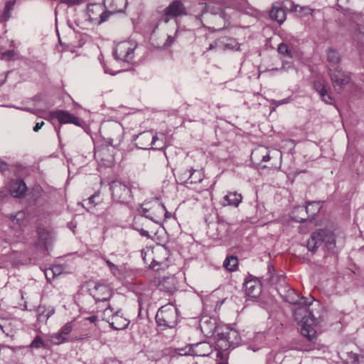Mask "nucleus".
I'll return each instance as SVG.
<instances>
[{
    "label": "nucleus",
    "instance_id": "obj_1",
    "mask_svg": "<svg viewBox=\"0 0 364 364\" xmlns=\"http://www.w3.org/2000/svg\"><path fill=\"white\" fill-rule=\"evenodd\" d=\"M301 304L294 310V319L301 323V334L306 337L309 341H314L316 338V331L315 327L319 323L318 318L313 311V301L310 299L301 297Z\"/></svg>",
    "mask_w": 364,
    "mask_h": 364
},
{
    "label": "nucleus",
    "instance_id": "obj_2",
    "mask_svg": "<svg viewBox=\"0 0 364 364\" xmlns=\"http://www.w3.org/2000/svg\"><path fill=\"white\" fill-rule=\"evenodd\" d=\"M322 244L330 251L336 247V237L334 233L329 229H318L311 233L307 241V248L309 251L315 252Z\"/></svg>",
    "mask_w": 364,
    "mask_h": 364
},
{
    "label": "nucleus",
    "instance_id": "obj_3",
    "mask_svg": "<svg viewBox=\"0 0 364 364\" xmlns=\"http://www.w3.org/2000/svg\"><path fill=\"white\" fill-rule=\"evenodd\" d=\"M155 318L161 330L174 328L178 323V309L171 304L164 305L158 310Z\"/></svg>",
    "mask_w": 364,
    "mask_h": 364
},
{
    "label": "nucleus",
    "instance_id": "obj_4",
    "mask_svg": "<svg viewBox=\"0 0 364 364\" xmlns=\"http://www.w3.org/2000/svg\"><path fill=\"white\" fill-rule=\"evenodd\" d=\"M217 346L221 350L235 348L241 341L240 333L236 330L228 326L222 328L217 333Z\"/></svg>",
    "mask_w": 364,
    "mask_h": 364
},
{
    "label": "nucleus",
    "instance_id": "obj_5",
    "mask_svg": "<svg viewBox=\"0 0 364 364\" xmlns=\"http://www.w3.org/2000/svg\"><path fill=\"white\" fill-rule=\"evenodd\" d=\"M103 139L110 146H117L122 140L123 128L116 122H107L101 128Z\"/></svg>",
    "mask_w": 364,
    "mask_h": 364
},
{
    "label": "nucleus",
    "instance_id": "obj_6",
    "mask_svg": "<svg viewBox=\"0 0 364 364\" xmlns=\"http://www.w3.org/2000/svg\"><path fill=\"white\" fill-rule=\"evenodd\" d=\"M112 198L119 203H127L132 198V191L129 183L120 181H113L109 184Z\"/></svg>",
    "mask_w": 364,
    "mask_h": 364
},
{
    "label": "nucleus",
    "instance_id": "obj_7",
    "mask_svg": "<svg viewBox=\"0 0 364 364\" xmlns=\"http://www.w3.org/2000/svg\"><path fill=\"white\" fill-rule=\"evenodd\" d=\"M104 11L101 13L100 23L106 22L109 18L116 14L124 12L127 6V0H104Z\"/></svg>",
    "mask_w": 364,
    "mask_h": 364
},
{
    "label": "nucleus",
    "instance_id": "obj_8",
    "mask_svg": "<svg viewBox=\"0 0 364 364\" xmlns=\"http://www.w3.org/2000/svg\"><path fill=\"white\" fill-rule=\"evenodd\" d=\"M135 141L136 146L141 149L162 150L164 147L163 143L156 144L159 138L150 131L140 133L136 136Z\"/></svg>",
    "mask_w": 364,
    "mask_h": 364
},
{
    "label": "nucleus",
    "instance_id": "obj_9",
    "mask_svg": "<svg viewBox=\"0 0 364 364\" xmlns=\"http://www.w3.org/2000/svg\"><path fill=\"white\" fill-rule=\"evenodd\" d=\"M135 46L129 42L119 43L114 51L115 58L124 62H130L134 56Z\"/></svg>",
    "mask_w": 364,
    "mask_h": 364
},
{
    "label": "nucleus",
    "instance_id": "obj_10",
    "mask_svg": "<svg viewBox=\"0 0 364 364\" xmlns=\"http://www.w3.org/2000/svg\"><path fill=\"white\" fill-rule=\"evenodd\" d=\"M328 74L333 87L337 89H341L343 86L348 85L350 80V76L348 73L343 71L338 68H328Z\"/></svg>",
    "mask_w": 364,
    "mask_h": 364
},
{
    "label": "nucleus",
    "instance_id": "obj_11",
    "mask_svg": "<svg viewBox=\"0 0 364 364\" xmlns=\"http://www.w3.org/2000/svg\"><path fill=\"white\" fill-rule=\"evenodd\" d=\"M48 117L51 119H58L61 124L70 123L77 127L82 126V120L68 111L60 109L53 110L49 112Z\"/></svg>",
    "mask_w": 364,
    "mask_h": 364
},
{
    "label": "nucleus",
    "instance_id": "obj_12",
    "mask_svg": "<svg viewBox=\"0 0 364 364\" xmlns=\"http://www.w3.org/2000/svg\"><path fill=\"white\" fill-rule=\"evenodd\" d=\"M37 240L34 243L36 248L43 250H48V247L53 242L52 233L44 228L39 227L36 230Z\"/></svg>",
    "mask_w": 364,
    "mask_h": 364
},
{
    "label": "nucleus",
    "instance_id": "obj_13",
    "mask_svg": "<svg viewBox=\"0 0 364 364\" xmlns=\"http://www.w3.org/2000/svg\"><path fill=\"white\" fill-rule=\"evenodd\" d=\"M163 15L170 16L171 18L183 16L188 14L185 5L181 0H174L162 11Z\"/></svg>",
    "mask_w": 364,
    "mask_h": 364
},
{
    "label": "nucleus",
    "instance_id": "obj_14",
    "mask_svg": "<svg viewBox=\"0 0 364 364\" xmlns=\"http://www.w3.org/2000/svg\"><path fill=\"white\" fill-rule=\"evenodd\" d=\"M169 252L164 246H159L154 252V257H153L152 262L150 264L151 268L159 270L163 268L166 264V261L168 258Z\"/></svg>",
    "mask_w": 364,
    "mask_h": 364
},
{
    "label": "nucleus",
    "instance_id": "obj_15",
    "mask_svg": "<svg viewBox=\"0 0 364 364\" xmlns=\"http://www.w3.org/2000/svg\"><path fill=\"white\" fill-rule=\"evenodd\" d=\"M90 295L96 302L106 301L112 296L110 288L105 284H97L92 289H90Z\"/></svg>",
    "mask_w": 364,
    "mask_h": 364
},
{
    "label": "nucleus",
    "instance_id": "obj_16",
    "mask_svg": "<svg viewBox=\"0 0 364 364\" xmlns=\"http://www.w3.org/2000/svg\"><path fill=\"white\" fill-rule=\"evenodd\" d=\"M73 325L72 322H68L60 331L50 336V342L54 345H60L68 341L67 336L72 331Z\"/></svg>",
    "mask_w": 364,
    "mask_h": 364
},
{
    "label": "nucleus",
    "instance_id": "obj_17",
    "mask_svg": "<svg viewBox=\"0 0 364 364\" xmlns=\"http://www.w3.org/2000/svg\"><path fill=\"white\" fill-rule=\"evenodd\" d=\"M104 11L103 4H90L87 7V14L89 17V20L92 23H95L97 25H100L102 23H100L101 19V13Z\"/></svg>",
    "mask_w": 364,
    "mask_h": 364
},
{
    "label": "nucleus",
    "instance_id": "obj_18",
    "mask_svg": "<svg viewBox=\"0 0 364 364\" xmlns=\"http://www.w3.org/2000/svg\"><path fill=\"white\" fill-rule=\"evenodd\" d=\"M243 287L245 294L250 297H257L261 291V285L259 282L256 279H248L245 280L243 284Z\"/></svg>",
    "mask_w": 364,
    "mask_h": 364
},
{
    "label": "nucleus",
    "instance_id": "obj_19",
    "mask_svg": "<svg viewBox=\"0 0 364 364\" xmlns=\"http://www.w3.org/2000/svg\"><path fill=\"white\" fill-rule=\"evenodd\" d=\"M27 190L26 183L21 179L12 181L10 184L11 195L15 198L22 197Z\"/></svg>",
    "mask_w": 364,
    "mask_h": 364
},
{
    "label": "nucleus",
    "instance_id": "obj_20",
    "mask_svg": "<svg viewBox=\"0 0 364 364\" xmlns=\"http://www.w3.org/2000/svg\"><path fill=\"white\" fill-rule=\"evenodd\" d=\"M187 179L184 181L186 184H197L204 178V173L202 170L191 168L184 173Z\"/></svg>",
    "mask_w": 364,
    "mask_h": 364
},
{
    "label": "nucleus",
    "instance_id": "obj_21",
    "mask_svg": "<svg viewBox=\"0 0 364 364\" xmlns=\"http://www.w3.org/2000/svg\"><path fill=\"white\" fill-rule=\"evenodd\" d=\"M287 13L278 3L272 5V10L269 12L270 18L277 21L279 24H282L286 19Z\"/></svg>",
    "mask_w": 364,
    "mask_h": 364
},
{
    "label": "nucleus",
    "instance_id": "obj_22",
    "mask_svg": "<svg viewBox=\"0 0 364 364\" xmlns=\"http://www.w3.org/2000/svg\"><path fill=\"white\" fill-rule=\"evenodd\" d=\"M321 207L320 201H311L308 202L305 207H299V210L307 212V215H309L310 219L312 220L319 213Z\"/></svg>",
    "mask_w": 364,
    "mask_h": 364
},
{
    "label": "nucleus",
    "instance_id": "obj_23",
    "mask_svg": "<svg viewBox=\"0 0 364 364\" xmlns=\"http://www.w3.org/2000/svg\"><path fill=\"white\" fill-rule=\"evenodd\" d=\"M55 313V308L40 305L36 310L37 321L39 323L46 322L47 320Z\"/></svg>",
    "mask_w": 364,
    "mask_h": 364
},
{
    "label": "nucleus",
    "instance_id": "obj_24",
    "mask_svg": "<svg viewBox=\"0 0 364 364\" xmlns=\"http://www.w3.org/2000/svg\"><path fill=\"white\" fill-rule=\"evenodd\" d=\"M9 218L11 220L12 227L17 229H22L26 225V213L23 211H18L16 214H10Z\"/></svg>",
    "mask_w": 364,
    "mask_h": 364
},
{
    "label": "nucleus",
    "instance_id": "obj_25",
    "mask_svg": "<svg viewBox=\"0 0 364 364\" xmlns=\"http://www.w3.org/2000/svg\"><path fill=\"white\" fill-rule=\"evenodd\" d=\"M223 199L224 205L237 207L242 202V196L240 193L237 192H230L224 196Z\"/></svg>",
    "mask_w": 364,
    "mask_h": 364
},
{
    "label": "nucleus",
    "instance_id": "obj_26",
    "mask_svg": "<svg viewBox=\"0 0 364 364\" xmlns=\"http://www.w3.org/2000/svg\"><path fill=\"white\" fill-rule=\"evenodd\" d=\"M327 61L333 66L338 65L341 60L340 53L335 48L330 47L326 50Z\"/></svg>",
    "mask_w": 364,
    "mask_h": 364
},
{
    "label": "nucleus",
    "instance_id": "obj_27",
    "mask_svg": "<svg viewBox=\"0 0 364 364\" xmlns=\"http://www.w3.org/2000/svg\"><path fill=\"white\" fill-rule=\"evenodd\" d=\"M109 324L113 329L122 330L128 326V322L126 319L119 316L116 313L112 316V321Z\"/></svg>",
    "mask_w": 364,
    "mask_h": 364
},
{
    "label": "nucleus",
    "instance_id": "obj_28",
    "mask_svg": "<svg viewBox=\"0 0 364 364\" xmlns=\"http://www.w3.org/2000/svg\"><path fill=\"white\" fill-rule=\"evenodd\" d=\"M300 206L295 207L292 211V218L298 222L303 223L310 219L309 215H307V212H301L299 210Z\"/></svg>",
    "mask_w": 364,
    "mask_h": 364
},
{
    "label": "nucleus",
    "instance_id": "obj_29",
    "mask_svg": "<svg viewBox=\"0 0 364 364\" xmlns=\"http://www.w3.org/2000/svg\"><path fill=\"white\" fill-rule=\"evenodd\" d=\"M286 300L289 303L295 305L301 304L303 301L301 300V297H300L299 293L294 290H291L288 292L287 295L286 296Z\"/></svg>",
    "mask_w": 364,
    "mask_h": 364
},
{
    "label": "nucleus",
    "instance_id": "obj_30",
    "mask_svg": "<svg viewBox=\"0 0 364 364\" xmlns=\"http://www.w3.org/2000/svg\"><path fill=\"white\" fill-rule=\"evenodd\" d=\"M238 264V260L236 257L229 256L224 260L223 266L229 271H234Z\"/></svg>",
    "mask_w": 364,
    "mask_h": 364
},
{
    "label": "nucleus",
    "instance_id": "obj_31",
    "mask_svg": "<svg viewBox=\"0 0 364 364\" xmlns=\"http://www.w3.org/2000/svg\"><path fill=\"white\" fill-rule=\"evenodd\" d=\"M14 1H8L4 7V11H3V16H2V21H7L11 16V11L14 9Z\"/></svg>",
    "mask_w": 364,
    "mask_h": 364
},
{
    "label": "nucleus",
    "instance_id": "obj_32",
    "mask_svg": "<svg viewBox=\"0 0 364 364\" xmlns=\"http://www.w3.org/2000/svg\"><path fill=\"white\" fill-rule=\"evenodd\" d=\"M277 50L283 55H286L289 58L292 57L291 51L289 49L288 46L284 43H282L279 45Z\"/></svg>",
    "mask_w": 364,
    "mask_h": 364
},
{
    "label": "nucleus",
    "instance_id": "obj_33",
    "mask_svg": "<svg viewBox=\"0 0 364 364\" xmlns=\"http://www.w3.org/2000/svg\"><path fill=\"white\" fill-rule=\"evenodd\" d=\"M346 360L347 362L350 364H358L360 363V355L357 353L353 352H347L346 353Z\"/></svg>",
    "mask_w": 364,
    "mask_h": 364
},
{
    "label": "nucleus",
    "instance_id": "obj_34",
    "mask_svg": "<svg viewBox=\"0 0 364 364\" xmlns=\"http://www.w3.org/2000/svg\"><path fill=\"white\" fill-rule=\"evenodd\" d=\"M314 87L316 90V91L319 94V95H321V93L325 92V91L327 90L324 83L321 80L314 81Z\"/></svg>",
    "mask_w": 364,
    "mask_h": 364
},
{
    "label": "nucleus",
    "instance_id": "obj_35",
    "mask_svg": "<svg viewBox=\"0 0 364 364\" xmlns=\"http://www.w3.org/2000/svg\"><path fill=\"white\" fill-rule=\"evenodd\" d=\"M31 348H40L44 347V343L42 338L39 336H36L31 343L30 344Z\"/></svg>",
    "mask_w": 364,
    "mask_h": 364
},
{
    "label": "nucleus",
    "instance_id": "obj_36",
    "mask_svg": "<svg viewBox=\"0 0 364 364\" xmlns=\"http://www.w3.org/2000/svg\"><path fill=\"white\" fill-rule=\"evenodd\" d=\"M320 97L321 100L326 104L333 105L334 102V100L331 96V95L328 93V90H326L325 92L321 93Z\"/></svg>",
    "mask_w": 364,
    "mask_h": 364
},
{
    "label": "nucleus",
    "instance_id": "obj_37",
    "mask_svg": "<svg viewBox=\"0 0 364 364\" xmlns=\"http://www.w3.org/2000/svg\"><path fill=\"white\" fill-rule=\"evenodd\" d=\"M230 43H225L223 45V50H228V49H239L238 44L235 42L234 39L230 38Z\"/></svg>",
    "mask_w": 364,
    "mask_h": 364
},
{
    "label": "nucleus",
    "instance_id": "obj_38",
    "mask_svg": "<svg viewBox=\"0 0 364 364\" xmlns=\"http://www.w3.org/2000/svg\"><path fill=\"white\" fill-rule=\"evenodd\" d=\"M106 263L114 275L116 276L119 274V268L114 263L109 260H106Z\"/></svg>",
    "mask_w": 364,
    "mask_h": 364
},
{
    "label": "nucleus",
    "instance_id": "obj_39",
    "mask_svg": "<svg viewBox=\"0 0 364 364\" xmlns=\"http://www.w3.org/2000/svg\"><path fill=\"white\" fill-rule=\"evenodd\" d=\"M15 54L16 53L14 50H9L1 53V58L5 60H10L15 55Z\"/></svg>",
    "mask_w": 364,
    "mask_h": 364
},
{
    "label": "nucleus",
    "instance_id": "obj_40",
    "mask_svg": "<svg viewBox=\"0 0 364 364\" xmlns=\"http://www.w3.org/2000/svg\"><path fill=\"white\" fill-rule=\"evenodd\" d=\"M291 10H292V11H294L295 12L301 13L302 11H309V9L307 8V7L300 6L299 5H296V4L292 3L291 7Z\"/></svg>",
    "mask_w": 364,
    "mask_h": 364
},
{
    "label": "nucleus",
    "instance_id": "obj_41",
    "mask_svg": "<svg viewBox=\"0 0 364 364\" xmlns=\"http://www.w3.org/2000/svg\"><path fill=\"white\" fill-rule=\"evenodd\" d=\"M60 2L66 4L68 6L79 5L83 2V0H60Z\"/></svg>",
    "mask_w": 364,
    "mask_h": 364
},
{
    "label": "nucleus",
    "instance_id": "obj_42",
    "mask_svg": "<svg viewBox=\"0 0 364 364\" xmlns=\"http://www.w3.org/2000/svg\"><path fill=\"white\" fill-rule=\"evenodd\" d=\"M164 16L161 17L160 19L158 20L154 27V29H156L161 23H167L170 21V19L172 18L170 16Z\"/></svg>",
    "mask_w": 364,
    "mask_h": 364
},
{
    "label": "nucleus",
    "instance_id": "obj_43",
    "mask_svg": "<svg viewBox=\"0 0 364 364\" xmlns=\"http://www.w3.org/2000/svg\"><path fill=\"white\" fill-rule=\"evenodd\" d=\"M173 42H174V37H173L172 36H168L167 39L164 44V46L169 47L173 44Z\"/></svg>",
    "mask_w": 364,
    "mask_h": 364
},
{
    "label": "nucleus",
    "instance_id": "obj_44",
    "mask_svg": "<svg viewBox=\"0 0 364 364\" xmlns=\"http://www.w3.org/2000/svg\"><path fill=\"white\" fill-rule=\"evenodd\" d=\"M141 212H142L143 215L146 218H149L151 220H154L153 215L151 213H149V210L148 209H146L145 208H143Z\"/></svg>",
    "mask_w": 364,
    "mask_h": 364
},
{
    "label": "nucleus",
    "instance_id": "obj_45",
    "mask_svg": "<svg viewBox=\"0 0 364 364\" xmlns=\"http://www.w3.org/2000/svg\"><path fill=\"white\" fill-rule=\"evenodd\" d=\"M218 46V41H215L212 43L210 44L209 47L207 48V50L203 53L205 54L207 51L212 50L213 49L217 48Z\"/></svg>",
    "mask_w": 364,
    "mask_h": 364
},
{
    "label": "nucleus",
    "instance_id": "obj_46",
    "mask_svg": "<svg viewBox=\"0 0 364 364\" xmlns=\"http://www.w3.org/2000/svg\"><path fill=\"white\" fill-rule=\"evenodd\" d=\"M22 109L25 110L26 112H31V113H32L33 114H36V115H38L40 112H43L41 109H31V108H25V109Z\"/></svg>",
    "mask_w": 364,
    "mask_h": 364
},
{
    "label": "nucleus",
    "instance_id": "obj_47",
    "mask_svg": "<svg viewBox=\"0 0 364 364\" xmlns=\"http://www.w3.org/2000/svg\"><path fill=\"white\" fill-rule=\"evenodd\" d=\"M44 124H45V123H44V122H43V121H42V122H37V123L36 124V125L34 126V127H33V131H34L35 132H38V131L42 128V127L44 125Z\"/></svg>",
    "mask_w": 364,
    "mask_h": 364
},
{
    "label": "nucleus",
    "instance_id": "obj_48",
    "mask_svg": "<svg viewBox=\"0 0 364 364\" xmlns=\"http://www.w3.org/2000/svg\"><path fill=\"white\" fill-rule=\"evenodd\" d=\"M8 169V165L6 163L3 162L0 160V171L1 173H4Z\"/></svg>",
    "mask_w": 364,
    "mask_h": 364
},
{
    "label": "nucleus",
    "instance_id": "obj_49",
    "mask_svg": "<svg viewBox=\"0 0 364 364\" xmlns=\"http://www.w3.org/2000/svg\"><path fill=\"white\" fill-rule=\"evenodd\" d=\"M105 364H121L120 361L115 358H109L106 360Z\"/></svg>",
    "mask_w": 364,
    "mask_h": 364
},
{
    "label": "nucleus",
    "instance_id": "obj_50",
    "mask_svg": "<svg viewBox=\"0 0 364 364\" xmlns=\"http://www.w3.org/2000/svg\"><path fill=\"white\" fill-rule=\"evenodd\" d=\"M85 320L89 321L91 323H95L97 320V316L95 315H92L85 318Z\"/></svg>",
    "mask_w": 364,
    "mask_h": 364
},
{
    "label": "nucleus",
    "instance_id": "obj_51",
    "mask_svg": "<svg viewBox=\"0 0 364 364\" xmlns=\"http://www.w3.org/2000/svg\"><path fill=\"white\" fill-rule=\"evenodd\" d=\"M355 38H357L358 39H360V38L362 39L364 36V31H360V28H358V30L355 33Z\"/></svg>",
    "mask_w": 364,
    "mask_h": 364
},
{
    "label": "nucleus",
    "instance_id": "obj_52",
    "mask_svg": "<svg viewBox=\"0 0 364 364\" xmlns=\"http://www.w3.org/2000/svg\"><path fill=\"white\" fill-rule=\"evenodd\" d=\"M139 232H140V235L141 236H144V237H148V238L150 237V235H149V232L147 230H146L141 229L139 230Z\"/></svg>",
    "mask_w": 364,
    "mask_h": 364
},
{
    "label": "nucleus",
    "instance_id": "obj_53",
    "mask_svg": "<svg viewBox=\"0 0 364 364\" xmlns=\"http://www.w3.org/2000/svg\"><path fill=\"white\" fill-rule=\"evenodd\" d=\"M90 336V334H83L80 335L79 337L77 338V340H84L85 338H87Z\"/></svg>",
    "mask_w": 364,
    "mask_h": 364
},
{
    "label": "nucleus",
    "instance_id": "obj_54",
    "mask_svg": "<svg viewBox=\"0 0 364 364\" xmlns=\"http://www.w3.org/2000/svg\"><path fill=\"white\" fill-rule=\"evenodd\" d=\"M270 159V156L269 154H265V155H263L262 156V161H268Z\"/></svg>",
    "mask_w": 364,
    "mask_h": 364
},
{
    "label": "nucleus",
    "instance_id": "obj_55",
    "mask_svg": "<svg viewBox=\"0 0 364 364\" xmlns=\"http://www.w3.org/2000/svg\"><path fill=\"white\" fill-rule=\"evenodd\" d=\"M155 208L160 210L162 213L165 210V207L164 205H161L160 204H156Z\"/></svg>",
    "mask_w": 364,
    "mask_h": 364
},
{
    "label": "nucleus",
    "instance_id": "obj_56",
    "mask_svg": "<svg viewBox=\"0 0 364 364\" xmlns=\"http://www.w3.org/2000/svg\"><path fill=\"white\" fill-rule=\"evenodd\" d=\"M208 29L210 31V32H216V31H222L223 30V28H220V29H215L213 27H208Z\"/></svg>",
    "mask_w": 364,
    "mask_h": 364
},
{
    "label": "nucleus",
    "instance_id": "obj_57",
    "mask_svg": "<svg viewBox=\"0 0 364 364\" xmlns=\"http://www.w3.org/2000/svg\"><path fill=\"white\" fill-rule=\"evenodd\" d=\"M95 195H92L89 198H88V200H89V203H95Z\"/></svg>",
    "mask_w": 364,
    "mask_h": 364
},
{
    "label": "nucleus",
    "instance_id": "obj_58",
    "mask_svg": "<svg viewBox=\"0 0 364 364\" xmlns=\"http://www.w3.org/2000/svg\"><path fill=\"white\" fill-rule=\"evenodd\" d=\"M108 311H110V312H112L113 311V309L109 306L105 310V314H106L107 312H108Z\"/></svg>",
    "mask_w": 364,
    "mask_h": 364
},
{
    "label": "nucleus",
    "instance_id": "obj_59",
    "mask_svg": "<svg viewBox=\"0 0 364 364\" xmlns=\"http://www.w3.org/2000/svg\"><path fill=\"white\" fill-rule=\"evenodd\" d=\"M105 73H109L110 75H115V74H117V72H116V73H110V72H109L107 69H105ZM119 71H118V73H119Z\"/></svg>",
    "mask_w": 364,
    "mask_h": 364
},
{
    "label": "nucleus",
    "instance_id": "obj_60",
    "mask_svg": "<svg viewBox=\"0 0 364 364\" xmlns=\"http://www.w3.org/2000/svg\"><path fill=\"white\" fill-rule=\"evenodd\" d=\"M287 101L286 100H282V102H279L278 103V105H282V104H284V103H287Z\"/></svg>",
    "mask_w": 364,
    "mask_h": 364
},
{
    "label": "nucleus",
    "instance_id": "obj_61",
    "mask_svg": "<svg viewBox=\"0 0 364 364\" xmlns=\"http://www.w3.org/2000/svg\"><path fill=\"white\" fill-rule=\"evenodd\" d=\"M166 291L171 292V291H172V289H171V288L168 289L166 290Z\"/></svg>",
    "mask_w": 364,
    "mask_h": 364
},
{
    "label": "nucleus",
    "instance_id": "obj_62",
    "mask_svg": "<svg viewBox=\"0 0 364 364\" xmlns=\"http://www.w3.org/2000/svg\"><path fill=\"white\" fill-rule=\"evenodd\" d=\"M35 100H38L37 96L34 97Z\"/></svg>",
    "mask_w": 364,
    "mask_h": 364
}]
</instances>
